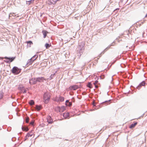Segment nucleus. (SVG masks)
<instances>
[{"label": "nucleus", "mask_w": 147, "mask_h": 147, "mask_svg": "<svg viewBox=\"0 0 147 147\" xmlns=\"http://www.w3.org/2000/svg\"><path fill=\"white\" fill-rule=\"evenodd\" d=\"M84 43H82L78 45L77 48V55L78 57V58H80V57L83 54V52L84 51Z\"/></svg>", "instance_id": "obj_1"}, {"label": "nucleus", "mask_w": 147, "mask_h": 147, "mask_svg": "<svg viewBox=\"0 0 147 147\" xmlns=\"http://www.w3.org/2000/svg\"><path fill=\"white\" fill-rule=\"evenodd\" d=\"M51 95L49 92H48L44 93L43 95V99L44 102L46 104L48 103L50 99Z\"/></svg>", "instance_id": "obj_2"}, {"label": "nucleus", "mask_w": 147, "mask_h": 147, "mask_svg": "<svg viewBox=\"0 0 147 147\" xmlns=\"http://www.w3.org/2000/svg\"><path fill=\"white\" fill-rule=\"evenodd\" d=\"M111 100L110 99L108 100L105 101L104 102L101 103L98 106H96V107H96L94 108L95 109V110H97L103 106H107V105L111 103Z\"/></svg>", "instance_id": "obj_3"}, {"label": "nucleus", "mask_w": 147, "mask_h": 147, "mask_svg": "<svg viewBox=\"0 0 147 147\" xmlns=\"http://www.w3.org/2000/svg\"><path fill=\"white\" fill-rule=\"evenodd\" d=\"M22 69L16 66H14L11 70L12 73L15 75H17L21 72Z\"/></svg>", "instance_id": "obj_4"}, {"label": "nucleus", "mask_w": 147, "mask_h": 147, "mask_svg": "<svg viewBox=\"0 0 147 147\" xmlns=\"http://www.w3.org/2000/svg\"><path fill=\"white\" fill-rule=\"evenodd\" d=\"M16 57H7L5 56L3 58L5 59V60H4V61L6 63H10L13 62L16 59Z\"/></svg>", "instance_id": "obj_5"}, {"label": "nucleus", "mask_w": 147, "mask_h": 147, "mask_svg": "<svg viewBox=\"0 0 147 147\" xmlns=\"http://www.w3.org/2000/svg\"><path fill=\"white\" fill-rule=\"evenodd\" d=\"M29 83L31 85L36 84L37 83V82L36 81V78H32L31 79H30L29 81Z\"/></svg>", "instance_id": "obj_6"}, {"label": "nucleus", "mask_w": 147, "mask_h": 147, "mask_svg": "<svg viewBox=\"0 0 147 147\" xmlns=\"http://www.w3.org/2000/svg\"><path fill=\"white\" fill-rule=\"evenodd\" d=\"M79 86L77 85H73L71 86L68 88V90H75L79 88Z\"/></svg>", "instance_id": "obj_7"}, {"label": "nucleus", "mask_w": 147, "mask_h": 147, "mask_svg": "<svg viewBox=\"0 0 147 147\" xmlns=\"http://www.w3.org/2000/svg\"><path fill=\"white\" fill-rule=\"evenodd\" d=\"M36 78L37 82H38L40 83L41 82H43L44 80L45 81L46 80V79L43 77H38Z\"/></svg>", "instance_id": "obj_8"}, {"label": "nucleus", "mask_w": 147, "mask_h": 147, "mask_svg": "<svg viewBox=\"0 0 147 147\" xmlns=\"http://www.w3.org/2000/svg\"><path fill=\"white\" fill-rule=\"evenodd\" d=\"M146 84V82L145 81H143L141 82L139 85L136 87V88H138V89H139L141 86H144Z\"/></svg>", "instance_id": "obj_9"}, {"label": "nucleus", "mask_w": 147, "mask_h": 147, "mask_svg": "<svg viewBox=\"0 0 147 147\" xmlns=\"http://www.w3.org/2000/svg\"><path fill=\"white\" fill-rule=\"evenodd\" d=\"M113 43H112L111 45H109L107 48H106L104 50V51L102 52L100 54H99V57H100L101 55H102V54H103L105 52V51L107 49H109V48H110V47L111 46H113V45H113Z\"/></svg>", "instance_id": "obj_10"}, {"label": "nucleus", "mask_w": 147, "mask_h": 147, "mask_svg": "<svg viewBox=\"0 0 147 147\" xmlns=\"http://www.w3.org/2000/svg\"><path fill=\"white\" fill-rule=\"evenodd\" d=\"M32 58H30L28 59L27 62L26 66V67L28 66L29 65L32 64L33 61L32 60Z\"/></svg>", "instance_id": "obj_11"}, {"label": "nucleus", "mask_w": 147, "mask_h": 147, "mask_svg": "<svg viewBox=\"0 0 147 147\" xmlns=\"http://www.w3.org/2000/svg\"><path fill=\"white\" fill-rule=\"evenodd\" d=\"M47 121L49 124H51L53 122V120L50 116H49L47 118Z\"/></svg>", "instance_id": "obj_12"}, {"label": "nucleus", "mask_w": 147, "mask_h": 147, "mask_svg": "<svg viewBox=\"0 0 147 147\" xmlns=\"http://www.w3.org/2000/svg\"><path fill=\"white\" fill-rule=\"evenodd\" d=\"M64 98L63 97L60 96L58 98H57L56 99V100L57 102L59 101L62 102L64 101Z\"/></svg>", "instance_id": "obj_13"}, {"label": "nucleus", "mask_w": 147, "mask_h": 147, "mask_svg": "<svg viewBox=\"0 0 147 147\" xmlns=\"http://www.w3.org/2000/svg\"><path fill=\"white\" fill-rule=\"evenodd\" d=\"M42 32L43 35V38H45L46 37L47 34L48 33V32L45 30H43L42 31Z\"/></svg>", "instance_id": "obj_14"}, {"label": "nucleus", "mask_w": 147, "mask_h": 147, "mask_svg": "<svg viewBox=\"0 0 147 147\" xmlns=\"http://www.w3.org/2000/svg\"><path fill=\"white\" fill-rule=\"evenodd\" d=\"M138 123L137 122H135L134 123L131 124L129 127L131 129L134 127Z\"/></svg>", "instance_id": "obj_15"}, {"label": "nucleus", "mask_w": 147, "mask_h": 147, "mask_svg": "<svg viewBox=\"0 0 147 147\" xmlns=\"http://www.w3.org/2000/svg\"><path fill=\"white\" fill-rule=\"evenodd\" d=\"M63 115L65 118H67L68 117L69 118V115L68 113H63Z\"/></svg>", "instance_id": "obj_16"}, {"label": "nucleus", "mask_w": 147, "mask_h": 147, "mask_svg": "<svg viewBox=\"0 0 147 147\" xmlns=\"http://www.w3.org/2000/svg\"><path fill=\"white\" fill-rule=\"evenodd\" d=\"M65 109V108L64 106H62L61 107H60L59 112H63Z\"/></svg>", "instance_id": "obj_17"}, {"label": "nucleus", "mask_w": 147, "mask_h": 147, "mask_svg": "<svg viewBox=\"0 0 147 147\" xmlns=\"http://www.w3.org/2000/svg\"><path fill=\"white\" fill-rule=\"evenodd\" d=\"M27 43V47H31V45L32 44V42L31 41H29L26 42Z\"/></svg>", "instance_id": "obj_18"}, {"label": "nucleus", "mask_w": 147, "mask_h": 147, "mask_svg": "<svg viewBox=\"0 0 147 147\" xmlns=\"http://www.w3.org/2000/svg\"><path fill=\"white\" fill-rule=\"evenodd\" d=\"M36 109L37 111H39L42 109V107L40 105H36Z\"/></svg>", "instance_id": "obj_19"}, {"label": "nucleus", "mask_w": 147, "mask_h": 147, "mask_svg": "<svg viewBox=\"0 0 147 147\" xmlns=\"http://www.w3.org/2000/svg\"><path fill=\"white\" fill-rule=\"evenodd\" d=\"M57 71H55V73H54L53 74H51L49 78H48V79H49V80H51L54 77L56 74V73Z\"/></svg>", "instance_id": "obj_20"}, {"label": "nucleus", "mask_w": 147, "mask_h": 147, "mask_svg": "<svg viewBox=\"0 0 147 147\" xmlns=\"http://www.w3.org/2000/svg\"><path fill=\"white\" fill-rule=\"evenodd\" d=\"M34 0H30L29 1H26V3L28 5H30L31 3H33Z\"/></svg>", "instance_id": "obj_21"}, {"label": "nucleus", "mask_w": 147, "mask_h": 147, "mask_svg": "<svg viewBox=\"0 0 147 147\" xmlns=\"http://www.w3.org/2000/svg\"><path fill=\"white\" fill-rule=\"evenodd\" d=\"M87 86L90 88H92V86L91 82H89L87 85Z\"/></svg>", "instance_id": "obj_22"}, {"label": "nucleus", "mask_w": 147, "mask_h": 147, "mask_svg": "<svg viewBox=\"0 0 147 147\" xmlns=\"http://www.w3.org/2000/svg\"><path fill=\"white\" fill-rule=\"evenodd\" d=\"M38 57V55H35L33 56L31 58H32V60L34 61Z\"/></svg>", "instance_id": "obj_23"}, {"label": "nucleus", "mask_w": 147, "mask_h": 147, "mask_svg": "<svg viewBox=\"0 0 147 147\" xmlns=\"http://www.w3.org/2000/svg\"><path fill=\"white\" fill-rule=\"evenodd\" d=\"M98 81L97 80H96L93 83L94 84L95 86V87L96 88H97L98 87V85H96V84H98Z\"/></svg>", "instance_id": "obj_24"}, {"label": "nucleus", "mask_w": 147, "mask_h": 147, "mask_svg": "<svg viewBox=\"0 0 147 147\" xmlns=\"http://www.w3.org/2000/svg\"><path fill=\"white\" fill-rule=\"evenodd\" d=\"M26 135L28 137L29 136H32L33 135L32 131H31L30 132L27 133Z\"/></svg>", "instance_id": "obj_25"}, {"label": "nucleus", "mask_w": 147, "mask_h": 147, "mask_svg": "<svg viewBox=\"0 0 147 147\" xmlns=\"http://www.w3.org/2000/svg\"><path fill=\"white\" fill-rule=\"evenodd\" d=\"M28 103L30 105H32L34 104V102L33 100H31L29 101Z\"/></svg>", "instance_id": "obj_26"}, {"label": "nucleus", "mask_w": 147, "mask_h": 147, "mask_svg": "<svg viewBox=\"0 0 147 147\" xmlns=\"http://www.w3.org/2000/svg\"><path fill=\"white\" fill-rule=\"evenodd\" d=\"M51 46V44H49L48 43H46L45 45V47L46 49H48Z\"/></svg>", "instance_id": "obj_27"}, {"label": "nucleus", "mask_w": 147, "mask_h": 147, "mask_svg": "<svg viewBox=\"0 0 147 147\" xmlns=\"http://www.w3.org/2000/svg\"><path fill=\"white\" fill-rule=\"evenodd\" d=\"M22 129L23 131H27L29 130V129L28 127H26L25 128H24L22 126Z\"/></svg>", "instance_id": "obj_28"}, {"label": "nucleus", "mask_w": 147, "mask_h": 147, "mask_svg": "<svg viewBox=\"0 0 147 147\" xmlns=\"http://www.w3.org/2000/svg\"><path fill=\"white\" fill-rule=\"evenodd\" d=\"M4 93L3 92L0 93V99H2Z\"/></svg>", "instance_id": "obj_29"}, {"label": "nucleus", "mask_w": 147, "mask_h": 147, "mask_svg": "<svg viewBox=\"0 0 147 147\" xmlns=\"http://www.w3.org/2000/svg\"><path fill=\"white\" fill-rule=\"evenodd\" d=\"M60 110V107L57 106V107L55 108V110L57 112H59Z\"/></svg>", "instance_id": "obj_30"}, {"label": "nucleus", "mask_w": 147, "mask_h": 147, "mask_svg": "<svg viewBox=\"0 0 147 147\" xmlns=\"http://www.w3.org/2000/svg\"><path fill=\"white\" fill-rule=\"evenodd\" d=\"M72 105V102H68V103L67 104L66 106H68L69 107L71 106Z\"/></svg>", "instance_id": "obj_31"}, {"label": "nucleus", "mask_w": 147, "mask_h": 147, "mask_svg": "<svg viewBox=\"0 0 147 147\" xmlns=\"http://www.w3.org/2000/svg\"><path fill=\"white\" fill-rule=\"evenodd\" d=\"M48 2L50 3L49 4L50 5H51V4L54 5L55 4H54L52 2V1L51 0H48Z\"/></svg>", "instance_id": "obj_32"}, {"label": "nucleus", "mask_w": 147, "mask_h": 147, "mask_svg": "<svg viewBox=\"0 0 147 147\" xmlns=\"http://www.w3.org/2000/svg\"><path fill=\"white\" fill-rule=\"evenodd\" d=\"M22 91H23L24 89V86H22L20 88V89Z\"/></svg>", "instance_id": "obj_33"}, {"label": "nucleus", "mask_w": 147, "mask_h": 147, "mask_svg": "<svg viewBox=\"0 0 147 147\" xmlns=\"http://www.w3.org/2000/svg\"><path fill=\"white\" fill-rule=\"evenodd\" d=\"M92 105L93 106V107H96V104L95 103V101L94 100H93L92 102Z\"/></svg>", "instance_id": "obj_34"}, {"label": "nucleus", "mask_w": 147, "mask_h": 147, "mask_svg": "<svg viewBox=\"0 0 147 147\" xmlns=\"http://www.w3.org/2000/svg\"><path fill=\"white\" fill-rule=\"evenodd\" d=\"M16 140V138L15 137L12 138L11 139V140L13 142L15 141Z\"/></svg>", "instance_id": "obj_35"}, {"label": "nucleus", "mask_w": 147, "mask_h": 147, "mask_svg": "<svg viewBox=\"0 0 147 147\" xmlns=\"http://www.w3.org/2000/svg\"><path fill=\"white\" fill-rule=\"evenodd\" d=\"M105 78V76L104 75L101 76H100V78L101 79H104Z\"/></svg>", "instance_id": "obj_36"}, {"label": "nucleus", "mask_w": 147, "mask_h": 147, "mask_svg": "<svg viewBox=\"0 0 147 147\" xmlns=\"http://www.w3.org/2000/svg\"><path fill=\"white\" fill-rule=\"evenodd\" d=\"M34 123V121H32L30 122V124L31 125H33Z\"/></svg>", "instance_id": "obj_37"}, {"label": "nucleus", "mask_w": 147, "mask_h": 147, "mask_svg": "<svg viewBox=\"0 0 147 147\" xmlns=\"http://www.w3.org/2000/svg\"><path fill=\"white\" fill-rule=\"evenodd\" d=\"M121 0V2H124V3H125L128 0Z\"/></svg>", "instance_id": "obj_38"}, {"label": "nucleus", "mask_w": 147, "mask_h": 147, "mask_svg": "<svg viewBox=\"0 0 147 147\" xmlns=\"http://www.w3.org/2000/svg\"><path fill=\"white\" fill-rule=\"evenodd\" d=\"M30 116H31V117L33 118H34L35 117V115H34L33 114H32V115H31Z\"/></svg>", "instance_id": "obj_39"}, {"label": "nucleus", "mask_w": 147, "mask_h": 147, "mask_svg": "<svg viewBox=\"0 0 147 147\" xmlns=\"http://www.w3.org/2000/svg\"><path fill=\"white\" fill-rule=\"evenodd\" d=\"M69 102V100H67L65 102V105H67V104L68 103V102Z\"/></svg>", "instance_id": "obj_40"}, {"label": "nucleus", "mask_w": 147, "mask_h": 147, "mask_svg": "<svg viewBox=\"0 0 147 147\" xmlns=\"http://www.w3.org/2000/svg\"><path fill=\"white\" fill-rule=\"evenodd\" d=\"M29 118H28L26 119V123H28V122H29Z\"/></svg>", "instance_id": "obj_41"}, {"label": "nucleus", "mask_w": 147, "mask_h": 147, "mask_svg": "<svg viewBox=\"0 0 147 147\" xmlns=\"http://www.w3.org/2000/svg\"><path fill=\"white\" fill-rule=\"evenodd\" d=\"M23 91V93H25L26 92V89H24V90Z\"/></svg>", "instance_id": "obj_42"}, {"label": "nucleus", "mask_w": 147, "mask_h": 147, "mask_svg": "<svg viewBox=\"0 0 147 147\" xmlns=\"http://www.w3.org/2000/svg\"><path fill=\"white\" fill-rule=\"evenodd\" d=\"M28 136H27V135H26V136H25V138L24 140V141H25L26 139H28Z\"/></svg>", "instance_id": "obj_43"}, {"label": "nucleus", "mask_w": 147, "mask_h": 147, "mask_svg": "<svg viewBox=\"0 0 147 147\" xmlns=\"http://www.w3.org/2000/svg\"><path fill=\"white\" fill-rule=\"evenodd\" d=\"M95 110V108H94V109H90V111H94V110Z\"/></svg>", "instance_id": "obj_44"}, {"label": "nucleus", "mask_w": 147, "mask_h": 147, "mask_svg": "<svg viewBox=\"0 0 147 147\" xmlns=\"http://www.w3.org/2000/svg\"><path fill=\"white\" fill-rule=\"evenodd\" d=\"M126 32L127 33V35H128L129 36V32L128 31V32L126 31Z\"/></svg>", "instance_id": "obj_45"}, {"label": "nucleus", "mask_w": 147, "mask_h": 147, "mask_svg": "<svg viewBox=\"0 0 147 147\" xmlns=\"http://www.w3.org/2000/svg\"><path fill=\"white\" fill-rule=\"evenodd\" d=\"M52 2L53 3H55V0H52Z\"/></svg>", "instance_id": "obj_46"}, {"label": "nucleus", "mask_w": 147, "mask_h": 147, "mask_svg": "<svg viewBox=\"0 0 147 147\" xmlns=\"http://www.w3.org/2000/svg\"><path fill=\"white\" fill-rule=\"evenodd\" d=\"M144 21H143V22H142V24H143V23H144Z\"/></svg>", "instance_id": "obj_47"}, {"label": "nucleus", "mask_w": 147, "mask_h": 147, "mask_svg": "<svg viewBox=\"0 0 147 147\" xmlns=\"http://www.w3.org/2000/svg\"><path fill=\"white\" fill-rule=\"evenodd\" d=\"M118 9H119V8L116 9L114 11H115V10H118Z\"/></svg>", "instance_id": "obj_48"}, {"label": "nucleus", "mask_w": 147, "mask_h": 147, "mask_svg": "<svg viewBox=\"0 0 147 147\" xmlns=\"http://www.w3.org/2000/svg\"><path fill=\"white\" fill-rule=\"evenodd\" d=\"M7 130L8 131H10V130H8V129H7Z\"/></svg>", "instance_id": "obj_49"}, {"label": "nucleus", "mask_w": 147, "mask_h": 147, "mask_svg": "<svg viewBox=\"0 0 147 147\" xmlns=\"http://www.w3.org/2000/svg\"><path fill=\"white\" fill-rule=\"evenodd\" d=\"M96 77H97V76H96V78H95V79H96V78H96Z\"/></svg>", "instance_id": "obj_50"}, {"label": "nucleus", "mask_w": 147, "mask_h": 147, "mask_svg": "<svg viewBox=\"0 0 147 147\" xmlns=\"http://www.w3.org/2000/svg\"><path fill=\"white\" fill-rule=\"evenodd\" d=\"M105 7H104V8L103 9H105Z\"/></svg>", "instance_id": "obj_51"}, {"label": "nucleus", "mask_w": 147, "mask_h": 147, "mask_svg": "<svg viewBox=\"0 0 147 147\" xmlns=\"http://www.w3.org/2000/svg\"><path fill=\"white\" fill-rule=\"evenodd\" d=\"M19 138H18V140H19Z\"/></svg>", "instance_id": "obj_52"}, {"label": "nucleus", "mask_w": 147, "mask_h": 147, "mask_svg": "<svg viewBox=\"0 0 147 147\" xmlns=\"http://www.w3.org/2000/svg\"><path fill=\"white\" fill-rule=\"evenodd\" d=\"M16 146V144L15 145H14V146Z\"/></svg>", "instance_id": "obj_53"}, {"label": "nucleus", "mask_w": 147, "mask_h": 147, "mask_svg": "<svg viewBox=\"0 0 147 147\" xmlns=\"http://www.w3.org/2000/svg\"><path fill=\"white\" fill-rule=\"evenodd\" d=\"M22 98H23V96L22 97Z\"/></svg>", "instance_id": "obj_54"}, {"label": "nucleus", "mask_w": 147, "mask_h": 147, "mask_svg": "<svg viewBox=\"0 0 147 147\" xmlns=\"http://www.w3.org/2000/svg\"><path fill=\"white\" fill-rule=\"evenodd\" d=\"M22 98H23V96L22 97Z\"/></svg>", "instance_id": "obj_55"}, {"label": "nucleus", "mask_w": 147, "mask_h": 147, "mask_svg": "<svg viewBox=\"0 0 147 147\" xmlns=\"http://www.w3.org/2000/svg\"><path fill=\"white\" fill-rule=\"evenodd\" d=\"M20 134H21V132H20L19 133Z\"/></svg>", "instance_id": "obj_56"}]
</instances>
